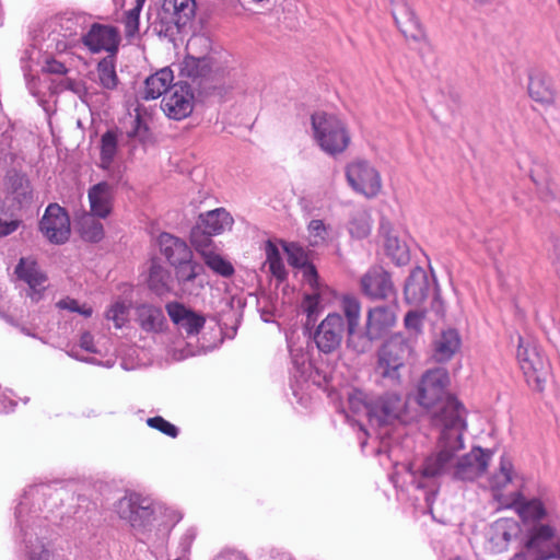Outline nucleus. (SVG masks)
<instances>
[{
	"label": "nucleus",
	"mask_w": 560,
	"mask_h": 560,
	"mask_svg": "<svg viewBox=\"0 0 560 560\" xmlns=\"http://www.w3.org/2000/svg\"><path fill=\"white\" fill-rule=\"evenodd\" d=\"M60 85L62 89L72 91L75 94H80L82 91V84L70 78L62 80Z\"/></svg>",
	"instance_id": "58"
},
{
	"label": "nucleus",
	"mask_w": 560,
	"mask_h": 560,
	"mask_svg": "<svg viewBox=\"0 0 560 560\" xmlns=\"http://www.w3.org/2000/svg\"><path fill=\"white\" fill-rule=\"evenodd\" d=\"M346 178L350 187L366 198L378 196L382 190L380 172L366 160H354L347 164Z\"/></svg>",
	"instance_id": "11"
},
{
	"label": "nucleus",
	"mask_w": 560,
	"mask_h": 560,
	"mask_svg": "<svg viewBox=\"0 0 560 560\" xmlns=\"http://www.w3.org/2000/svg\"><path fill=\"white\" fill-rule=\"evenodd\" d=\"M15 402L4 395L0 396V413H8L13 410Z\"/></svg>",
	"instance_id": "60"
},
{
	"label": "nucleus",
	"mask_w": 560,
	"mask_h": 560,
	"mask_svg": "<svg viewBox=\"0 0 560 560\" xmlns=\"http://www.w3.org/2000/svg\"><path fill=\"white\" fill-rule=\"evenodd\" d=\"M376 339V337L369 334L368 326H365V331H361L359 327H347V346L355 353L369 352Z\"/></svg>",
	"instance_id": "30"
},
{
	"label": "nucleus",
	"mask_w": 560,
	"mask_h": 560,
	"mask_svg": "<svg viewBox=\"0 0 560 560\" xmlns=\"http://www.w3.org/2000/svg\"><path fill=\"white\" fill-rule=\"evenodd\" d=\"M413 355L411 341L397 334L387 339L377 353L376 372L392 384H400V371Z\"/></svg>",
	"instance_id": "8"
},
{
	"label": "nucleus",
	"mask_w": 560,
	"mask_h": 560,
	"mask_svg": "<svg viewBox=\"0 0 560 560\" xmlns=\"http://www.w3.org/2000/svg\"><path fill=\"white\" fill-rule=\"evenodd\" d=\"M517 479L513 464L510 458L502 456L499 467L494 469L488 478V487L493 499L501 509L514 510L522 522H525V497L522 488L510 493H504L509 486H513Z\"/></svg>",
	"instance_id": "7"
},
{
	"label": "nucleus",
	"mask_w": 560,
	"mask_h": 560,
	"mask_svg": "<svg viewBox=\"0 0 560 560\" xmlns=\"http://www.w3.org/2000/svg\"><path fill=\"white\" fill-rule=\"evenodd\" d=\"M106 318L113 320L115 327L120 328L127 319V307L121 302L114 303L106 312Z\"/></svg>",
	"instance_id": "50"
},
{
	"label": "nucleus",
	"mask_w": 560,
	"mask_h": 560,
	"mask_svg": "<svg viewBox=\"0 0 560 560\" xmlns=\"http://www.w3.org/2000/svg\"><path fill=\"white\" fill-rule=\"evenodd\" d=\"M184 71L192 79L206 77L211 71V60L188 56L184 60Z\"/></svg>",
	"instance_id": "40"
},
{
	"label": "nucleus",
	"mask_w": 560,
	"mask_h": 560,
	"mask_svg": "<svg viewBox=\"0 0 560 560\" xmlns=\"http://www.w3.org/2000/svg\"><path fill=\"white\" fill-rule=\"evenodd\" d=\"M88 198L90 203V213L98 219H106L113 211L115 189L107 182L97 183L89 188Z\"/></svg>",
	"instance_id": "18"
},
{
	"label": "nucleus",
	"mask_w": 560,
	"mask_h": 560,
	"mask_svg": "<svg viewBox=\"0 0 560 560\" xmlns=\"http://www.w3.org/2000/svg\"><path fill=\"white\" fill-rule=\"evenodd\" d=\"M422 319L423 316L420 313L408 312L405 316V326L410 330L419 332L422 327Z\"/></svg>",
	"instance_id": "54"
},
{
	"label": "nucleus",
	"mask_w": 560,
	"mask_h": 560,
	"mask_svg": "<svg viewBox=\"0 0 560 560\" xmlns=\"http://www.w3.org/2000/svg\"><path fill=\"white\" fill-rule=\"evenodd\" d=\"M114 508L119 518L130 525L135 535L150 532L163 510L160 503L136 492L120 498Z\"/></svg>",
	"instance_id": "6"
},
{
	"label": "nucleus",
	"mask_w": 560,
	"mask_h": 560,
	"mask_svg": "<svg viewBox=\"0 0 560 560\" xmlns=\"http://www.w3.org/2000/svg\"><path fill=\"white\" fill-rule=\"evenodd\" d=\"M313 137L318 147L329 155L342 154L351 143L347 122L339 116L316 112L311 116Z\"/></svg>",
	"instance_id": "5"
},
{
	"label": "nucleus",
	"mask_w": 560,
	"mask_h": 560,
	"mask_svg": "<svg viewBox=\"0 0 560 560\" xmlns=\"http://www.w3.org/2000/svg\"><path fill=\"white\" fill-rule=\"evenodd\" d=\"M460 345L462 339L456 329L441 331L433 343V359L440 363L450 361L460 349Z\"/></svg>",
	"instance_id": "22"
},
{
	"label": "nucleus",
	"mask_w": 560,
	"mask_h": 560,
	"mask_svg": "<svg viewBox=\"0 0 560 560\" xmlns=\"http://www.w3.org/2000/svg\"><path fill=\"white\" fill-rule=\"evenodd\" d=\"M162 109L168 118L182 120L194 109V95L187 84H174L162 100Z\"/></svg>",
	"instance_id": "14"
},
{
	"label": "nucleus",
	"mask_w": 560,
	"mask_h": 560,
	"mask_svg": "<svg viewBox=\"0 0 560 560\" xmlns=\"http://www.w3.org/2000/svg\"><path fill=\"white\" fill-rule=\"evenodd\" d=\"M173 81L174 75L170 68H163L156 71L147 78L144 82L143 98L155 100L163 94L166 95L170 89L174 85Z\"/></svg>",
	"instance_id": "25"
},
{
	"label": "nucleus",
	"mask_w": 560,
	"mask_h": 560,
	"mask_svg": "<svg viewBox=\"0 0 560 560\" xmlns=\"http://www.w3.org/2000/svg\"><path fill=\"white\" fill-rule=\"evenodd\" d=\"M547 492L527 497V560H560V536Z\"/></svg>",
	"instance_id": "3"
},
{
	"label": "nucleus",
	"mask_w": 560,
	"mask_h": 560,
	"mask_svg": "<svg viewBox=\"0 0 560 560\" xmlns=\"http://www.w3.org/2000/svg\"><path fill=\"white\" fill-rule=\"evenodd\" d=\"M144 1L145 0H136V5L124 14L122 24L127 37H133L139 32L140 12Z\"/></svg>",
	"instance_id": "43"
},
{
	"label": "nucleus",
	"mask_w": 560,
	"mask_h": 560,
	"mask_svg": "<svg viewBox=\"0 0 560 560\" xmlns=\"http://www.w3.org/2000/svg\"><path fill=\"white\" fill-rule=\"evenodd\" d=\"M281 244L287 254L288 264L295 270V277L300 276L304 280H318L317 269L310 250L293 242L282 241Z\"/></svg>",
	"instance_id": "17"
},
{
	"label": "nucleus",
	"mask_w": 560,
	"mask_h": 560,
	"mask_svg": "<svg viewBox=\"0 0 560 560\" xmlns=\"http://www.w3.org/2000/svg\"><path fill=\"white\" fill-rule=\"evenodd\" d=\"M44 282H26L27 287L24 289L25 294L31 298L32 301L37 302L42 298V292L45 290Z\"/></svg>",
	"instance_id": "55"
},
{
	"label": "nucleus",
	"mask_w": 560,
	"mask_h": 560,
	"mask_svg": "<svg viewBox=\"0 0 560 560\" xmlns=\"http://www.w3.org/2000/svg\"><path fill=\"white\" fill-rule=\"evenodd\" d=\"M10 188L16 201L23 206L33 199V190L28 178L25 175L14 173L9 178Z\"/></svg>",
	"instance_id": "33"
},
{
	"label": "nucleus",
	"mask_w": 560,
	"mask_h": 560,
	"mask_svg": "<svg viewBox=\"0 0 560 560\" xmlns=\"http://www.w3.org/2000/svg\"><path fill=\"white\" fill-rule=\"evenodd\" d=\"M516 525L513 521H498L487 533V548L494 553L506 549Z\"/></svg>",
	"instance_id": "23"
},
{
	"label": "nucleus",
	"mask_w": 560,
	"mask_h": 560,
	"mask_svg": "<svg viewBox=\"0 0 560 560\" xmlns=\"http://www.w3.org/2000/svg\"><path fill=\"white\" fill-rule=\"evenodd\" d=\"M527 94L534 102L544 106L552 104L555 100V91L551 82L549 78L541 72H536L530 75Z\"/></svg>",
	"instance_id": "26"
},
{
	"label": "nucleus",
	"mask_w": 560,
	"mask_h": 560,
	"mask_svg": "<svg viewBox=\"0 0 560 560\" xmlns=\"http://www.w3.org/2000/svg\"><path fill=\"white\" fill-rule=\"evenodd\" d=\"M212 236L213 235L206 233V231L198 225L190 232V243L202 258L214 253Z\"/></svg>",
	"instance_id": "38"
},
{
	"label": "nucleus",
	"mask_w": 560,
	"mask_h": 560,
	"mask_svg": "<svg viewBox=\"0 0 560 560\" xmlns=\"http://www.w3.org/2000/svg\"><path fill=\"white\" fill-rule=\"evenodd\" d=\"M381 233L385 254L397 266L406 265L410 259V250L407 243L399 238L397 232L389 224H382Z\"/></svg>",
	"instance_id": "21"
},
{
	"label": "nucleus",
	"mask_w": 560,
	"mask_h": 560,
	"mask_svg": "<svg viewBox=\"0 0 560 560\" xmlns=\"http://www.w3.org/2000/svg\"><path fill=\"white\" fill-rule=\"evenodd\" d=\"M61 491L48 485H37L25 491L15 510L16 539L21 547L23 560H51L52 552L48 548V528L43 524L38 512L42 505L52 512V506L60 500Z\"/></svg>",
	"instance_id": "2"
},
{
	"label": "nucleus",
	"mask_w": 560,
	"mask_h": 560,
	"mask_svg": "<svg viewBox=\"0 0 560 560\" xmlns=\"http://www.w3.org/2000/svg\"><path fill=\"white\" fill-rule=\"evenodd\" d=\"M348 405L353 415L365 413L369 418L370 402L373 397H369L364 392L353 388L348 392Z\"/></svg>",
	"instance_id": "41"
},
{
	"label": "nucleus",
	"mask_w": 560,
	"mask_h": 560,
	"mask_svg": "<svg viewBox=\"0 0 560 560\" xmlns=\"http://www.w3.org/2000/svg\"><path fill=\"white\" fill-rule=\"evenodd\" d=\"M340 308L347 319V327H359L361 318V306L357 298L345 294L340 300Z\"/></svg>",
	"instance_id": "37"
},
{
	"label": "nucleus",
	"mask_w": 560,
	"mask_h": 560,
	"mask_svg": "<svg viewBox=\"0 0 560 560\" xmlns=\"http://www.w3.org/2000/svg\"><path fill=\"white\" fill-rule=\"evenodd\" d=\"M343 331V317L337 313L329 314L317 327L314 341L319 351L330 353L340 346Z\"/></svg>",
	"instance_id": "16"
},
{
	"label": "nucleus",
	"mask_w": 560,
	"mask_h": 560,
	"mask_svg": "<svg viewBox=\"0 0 560 560\" xmlns=\"http://www.w3.org/2000/svg\"><path fill=\"white\" fill-rule=\"evenodd\" d=\"M533 370H534L533 375H529V373L527 372V380H528L529 377L535 376V380H536V382H537V388H538V390H541V389H542V385H541V383H542L544 381L540 378V376H539V375H536V371H537V370H536L535 368H534Z\"/></svg>",
	"instance_id": "64"
},
{
	"label": "nucleus",
	"mask_w": 560,
	"mask_h": 560,
	"mask_svg": "<svg viewBox=\"0 0 560 560\" xmlns=\"http://www.w3.org/2000/svg\"><path fill=\"white\" fill-rule=\"evenodd\" d=\"M43 71L51 74L63 75L68 72V69L61 61L55 59L54 57H48L45 60Z\"/></svg>",
	"instance_id": "52"
},
{
	"label": "nucleus",
	"mask_w": 560,
	"mask_h": 560,
	"mask_svg": "<svg viewBox=\"0 0 560 560\" xmlns=\"http://www.w3.org/2000/svg\"><path fill=\"white\" fill-rule=\"evenodd\" d=\"M166 311L177 328L180 331H185L188 336L197 335L205 325V317L187 308L180 303H167Z\"/></svg>",
	"instance_id": "20"
},
{
	"label": "nucleus",
	"mask_w": 560,
	"mask_h": 560,
	"mask_svg": "<svg viewBox=\"0 0 560 560\" xmlns=\"http://www.w3.org/2000/svg\"><path fill=\"white\" fill-rule=\"evenodd\" d=\"M395 322L396 316L390 307L375 306L368 313L369 334L380 339L395 325Z\"/></svg>",
	"instance_id": "24"
},
{
	"label": "nucleus",
	"mask_w": 560,
	"mask_h": 560,
	"mask_svg": "<svg viewBox=\"0 0 560 560\" xmlns=\"http://www.w3.org/2000/svg\"><path fill=\"white\" fill-rule=\"evenodd\" d=\"M196 0H163L162 19L168 24L166 31L176 28L177 33H187L192 28L196 16Z\"/></svg>",
	"instance_id": "12"
},
{
	"label": "nucleus",
	"mask_w": 560,
	"mask_h": 560,
	"mask_svg": "<svg viewBox=\"0 0 560 560\" xmlns=\"http://www.w3.org/2000/svg\"><path fill=\"white\" fill-rule=\"evenodd\" d=\"M20 221L8 214L5 209L0 214V237L7 236L18 230Z\"/></svg>",
	"instance_id": "51"
},
{
	"label": "nucleus",
	"mask_w": 560,
	"mask_h": 560,
	"mask_svg": "<svg viewBox=\"0 0 560 560\" xmlns=\"http://www.w3.org/2000/svg\"><path fill=\"white\" fill-rule=\"evenodd\" d=\"M301 310L306 315V325L315 324L323 310L317 288H313V291L310 293H304Z\"/></svg>",
	"instance_id": "35"
},
{
	"label": "nucleus",
	"mask_w": 560,
	"mask_h": 560,
	"mask_svg": "<svg viewBox=\"0 0 560 560\" xmlns=\"http://www.w3.org/2000/svg\"><path fill=\"white\" fill-rule=\"evenodd\" d=\"M158 245L161 254L172 266L179 271H188L185 280H194L200 276L202 266L192 261V252L184 240L163 232L158 237Z\"/></svg>",
	"instance_id": "10"
},
{
	"label": "nucleus",
	"mask_w": 560,
	"mask_h": 560,
	"mask_svg": "<svg viewBox=\"0 0 560 560\" xmlns=\"http://www.w3.org/2000/svg\"><path fill=\"white\" fill-rule=\"evenodd\" d=\"M97 84L107 91H114L119 84L116 71V55H107L96 66Z\"/></svg>",
	"instance_id": "29"
},
{
	"label": "nucleus",
	"mask_w": 560,
	"mask_h": 560,
	"mask_svg": "<svg viewBox=\"0 0 560 560\" xmlns=\"http://www.w3.org/2000/svg\"><path fill=\"white\" fill-rule=\"evenodd\" d=\"M141 317H142V326L147 330H156L161 328L162 322H163V314L161 310L144 306L141 310Z\"/></svg>",
	"instance_id": "47"
},
{
	"label": "nucleus",
	"mask_w": 560,
	"mask_h": 560,
	"mask_svg": "<svg viewBox=\"0 0 560 560\" xmlns=\"http://www.w3.org/2000/svg\"><path fill=\"white\" fill-rule=\"evenodd\" d=\"M39 230L54 244H63L70 236V219L58 203H50L39 221Z\"/></svg>",
	"instance_id": "13"
},
{
	"label": "nucleus",
	"mask_w": 560,
	"mask_h": 560,
	"mask_svg": "<svg viewBox=\"0 0 560 560\" xmlns=\"http://www.w3.org/2000/svg\"><path fill=\"white\" fill-rule=\"evenodd\" d=\"M232 223L233 219L230 213L225 209L219 208L200 214L197 225L210 235H218L230 228Z\"/></svg>",
	"instance_id": "27"
},
{
	"label": "nucleus",
	"mask_w": 560,
	"mask_h": 560,
	"mask_svg": "<svg viewBox=\"0 0 560 560\" xmlns=\"http://www.w3.org/2000/svg\"><path fill=\"white\" fill-rule=\"evenodd\" d=\"M291 357L294 368L293 377L296 382L306 380V376L311 371V363L307 354L303 351H291Z\"/></svg>",
	"instance_id": "46"
},
{
	"label": "nucleus",
	"mask_w": 560,
	"mask_h": 560,
	"mask_svg": "<svg viewBox=\"0 0 560 560\" xmlns=\"http://www.w3.org/2000/svg\"><path fill=\"white\" fill-rule=\"evenodd\" d=\"M364 292L372 299H389L394 295L393 282H362Z\"/></svg>",
	"instance_id": "45"
},
{
	"label": "nucleus",
	"mask_w": 560,
	"mask_h": 560,
	"mask_svg": "<svg viewBox=\"0 0 560 560\" xmlns=\"http://www.w3.org/2000/svg\"><path fill=\"white\" fill-rule=\"evenodd\" d=\"M167 275V270L163 267L158 258L150 260L149 279L148 280H163Z\"/></svg>",
	"instance_id": "53"
},
{
	"label": "nucleus",
	"mask_w": 560,
	"mask_h": 560,
	"mask_svg": "<svg viewBox=\"0 0 560 560\" xmlns=\"http://www.w3.org/2000/svg\"><path fill=\"white\" fill-rule=\"evenodd\" d=\"M18 280H43L44 276L38 264L32 257H22L15 267Z\"/></svg>",
	"instance_id": "39"
},
{
	"label": "nucleus",
	"mask_w": 560,
	"mask_h": 560,
	"mask_svg": "<svg viewBox=\"0 0 560 560\" xmlns=\"http://www.w3.org/2000/svg\"><path fill=\"white\" fill-rule=\"evenodd\" d=\"M388 278V272L382 266H374L365 273L362 280H387Z\"/></svg>",
	"instance_id": "56"
},
{
	"label": "nucleus",
	"mask_w": 560,
	"mask_h": 560,
	"mask_svg": "<svg viewBox=\"0 0 560 560\" xmlns=\"http://www.w3.org/2000/svg\"><path fill=\"white\" fill-rule=\"evenodd\" d=\"M530 178L536 185L541 199L547 200L553 196L547 171L542 165H537L532 170Z\"/></svg>",
	"instance_id": "44"
},
{
	"label": "nucleus",
	"mask_w": 560,
	"mask_h": 560,
	"mask_svg": "<svg viewBox=\"0 0 560 560\" xmlns=\"http://www.w3.org/2000/svg\"><path fill=\"white\" fill-rule=\"evenodd\" d=\"M349 232L355 238H365L372 230L371 214L366 210L355 211L349 221Z\"/></svg>",
	"instance_id": "34"
},
{
	"label": "nucleus",
	"mask_w": 560,
	"mask_h": 560,
	"mask_svg": "<svg viewBox=\"0 0 560 560\" xmlns=\"http://www.w3.org/2000/svg\"><path fill=\"white\" fill-rule=\"evenodd\" d=\"M82 42L93 54L106 51L108 55L115 56L120 43V35L114 26L94 23L83 35Z\"/></svg>",
	"instance_id": "15"
},
{
	"label": "nucleus",
	"mask_w": 560,
	"mask_h": 560,
	"mask_svg": "<svg viewBox=\"0 0 560 560\" xmlns=\"http://www.w3.org/2000/svg\"><path fill=\"white\" fill-rule=\"evenodd\" d=\"M438 282H405L406 299L413 304H421L435 289Z\"/></svg>",
	"instance_id": "36"
},
{
	"label": "nucleus",
	"mask_w": 560,
	"mask_h": 560,
	"mask_svg": "<svg viewBox=\"0 0 560 560\" xmlns=\"http://www.w3.org/2000/svg\"><path fill=\"white\" fill-rule=\"evenodd\" d=\"M96 215L88 211L82 212L77 219V228L80 236L92 243H97L104 237V226Z\"/></svg>",
	"instance_id": "28"
},
{
	"label": "nucleus",
	"mask_w": 560,
	"mask_h": 560,
	"mask_svg": "<svg viewBox=\"0 0 560 560\" xmlns=\"http://www.w3.org/2000/svg\"><path fill=\"white\" fill-rule=\"evenodd\" d=\"M77 313L83 315L84 317H90L92 315V313H93V310L90 306H86V305H82L81 306L80 305L79 306V311Z\"/></svg>",
	"instance_id": "63"
},
{
	"label": "nucleus",
	"mask_w": 560,
	"mask_h": 560,
	"mask_svg": "<svg viewBox=\"0 0 560 560\" xmlns=\"http://www.w3.org/2000/svg\"><path fill=\"white\" fill-rule=\"evenodd\" d=\"M132 124L135 125V127H133V130L131 132H129L130 137L137 136L139 133V129L142 126V118H141L140 114H137L133 117Z\"/></svg>",
	"instance_id": "62"
},
{
	"label": "nucleus",
	"mask_w": 560,
	"mask_h": 560,
	"mask_svg": "<svg viewBox=\"0 0 560 560\" xmlns=\"http://www.w3.org/2000/svg\"><path fill=\"white\" fill-rule=\"evenodd\" d=\"M118 150V137L116 131L108 130L101 138L100 145V166L104 170H108Z\"/></svg>",
	"instance_id": "31"
},
{
	"label": "nucleus",
	"mask_w": 560,
	"mask_h": 560,
	"mask_svg": "<svg viewBox=\"0 0 560 560\" xmlns=\"http://www.w3.org/2000/svg\"><path fill=\"white\" fill-rule=\"evenodd\" d=\"M310 243L318 245L324 243L327 236L326 225L322 220H312L308 224Z\"/></svg>",
	"instance_id": "49"
},
{
	"label": "nucleus",
	"mask_w": 560,
	"mask_h": 560,
	"mask_svg": "<svg viewBox=\"0 0 560 560\" xmlns=\"http://www.w3.org/2000/svg\"><path fill=\"white\" fill-rule=\"evenodd\" d=\"M265 255L266 260L264 266L268 267L270 273L277 280H284L287 277L285 267L282 261L280 252L272 241H267L265 243Z\"/></svg>",
	"instance_id": "32"
},
{
	"label": "nucleus",
	"mask_w": 560,
	"mask_h": 560,
	"mask_svg": "<svg viewBox=\"0 0 560 560\" xmlns=\"http://www.w3.org/2000/svg\"><path fill=\"white\" fill-rule=\"evenodd\" d=\"M450 382V374L446 369L433 368L423 372L416 385L415 398L419 406L430 410L440 404L442 405L441 409L433 416V422L440 428V431L443 429L442 417L450 418L452 415L450 410L445 412L451 401L456 402V411L465 420V408L455 397L448 394Z\"/></svg>",
	"instance_id": "4"
},
{
	"label": "nucleus",
	"mask_w": 560,
	"mask_h": 560,
	"mask_svg": "<svg viewBox=\"0 0 560 560\" xmlns=\"http://www.w3.org/2000/svg\"><path fill=\"white\" fill-rule=\"evenodd\" d=\"M406 407V400L397 393L373 397L370 402L369 423L382 430L377 433L380 439L388 435L390 427L402 422Z\"/></svg>",
	"instance_id": "9"
},
{
	"label": "nucleus",
	"mask_w": 560,
	"mask_h": 560,
	"mask_svg": "<svg viewBox=\"0 0 560 560\" xmlns=\"http://www.w3.org/2000/svg\"><path fill=\"white\" fill-rule=\"evenodd\" d=\"M456 402L451 401L446 409L452 412L450 418L442 417L443 429L436 443L435 451L425 457L423 463L413 468L408 466L411 482L419 489L433 488L442 477L455 480L472 481L487 469L492 456L491 451L474 447L469 453L458 456L464 448L463 433L466 422L456 411Z\"/></svg>",
	"instance_id": "1"
},
{
	"label": "nucleus",
	"mask_w": 560,
	"mask_h": 560,
	"mask_svg": "<svg viewBox=\"0 0 560 560\" xmlns=\"http://www.w3.org/2000/svg\"><path fill=\"white\" fill-rule=\"evenodd\" d=\"M80 347L88 352L95 353L96 349L93 342V336L89 331H84L80 337Z\"/></svg>",
	"instance_id": "57"
},
{
	"label": "nucleus",
	"mask_w": 560,
	"mask_h": 560,
	"mask_svg": "<svg viewBox=\"0 0 560 560\" xmlns=\"http://www.w3.org/2000/svg\"><path fill=\"white\" fill-rule=\"evenodd\" d=\"M147 424L150 428H153L163 434L171 436L173 439L177 438L179 430L177 427L172 424L171 422L166 421L164 418L156 416L152 418L147 419Z\"/></svg>",
	"instance_id": "48"
},
{
	"label": "nucleus",
	"mask_w": 560,
	"mask_h": 560,
	"mask_svg": "<svg viewBox=\"0 0 560 560\" xmlns=\"http://www.w3.org/2000/svg\"><path fill=\"white\" fill-rule=\"evenodd\" d=\"M205 264L218 276L230 278L234 275L233 265L218 253H212L203 258Z\"/></svg>",
	"instance_id": "42"
},
{
	"label": "nucleus",
	"mask_w": 560,
	"mask_h": 560,
	"mask_svg": "<svg viewBox=\"0 0 560 560\" xmlns=\"http://www.w3.org/2000/svg\"><path fill=\"white\" fill-rule=\"evenodd\" d=\"M427 278L428 276L425 269L417 266L411 270L408 280H427Z\"/></svg>",
	"instance_id": "61"
},
{
	"label": "nucleus",
	"mask_w": 560,
	"mask_h": 560,
	"mask_svg": "<svg viewBox=\"0 0 560 560\" xmlns=\"http://www.w3.org/2000/svg\"><path fill=\"white\" fill-rule=\"evenodd\" d=\"M392 13L395 23L407 39L419 40L423 31L413 10L405 0L393 2Z\"/></svg>",
	"instance_id": "19"
},
{
	"label": "nucleus",
	"mask_w": 560,
	"mask_h": 560,
	"mask_svg": "<svg viewBox=\"0 0 560 560\" xmlns=\"http://www.w3.org/2000/svg\"><path fill=\"white\" fill-rule=\"evenodd\" d=\"M57 306L59 308H62V310H68L70 312H78L79 311V303L77 300L74 299H70V298H66V299H62L60 300L58 303H57Z\"/></svg>",
	"instance_id": "59"
}]
</instances>
